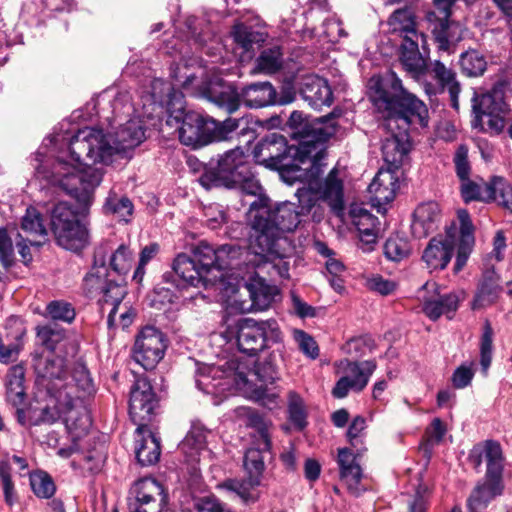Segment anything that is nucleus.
I'll use <instances>...</instances> for the list:
<instances>
[{"label": "nucleus", "instance_id": "f257e3e1", "mask_svg": "<svg viewBox=\"0 0 512 512\" xmlns=\"http://www.w3.org/2000/svg\"><path fill=\"white\" fill-rule=\"evenodd\" d=\"M121 158L112 135L100 129L85 127L72 136L66 149H61L48 168L38 164L36 176L57 185L84 205L92 202L96 188L101 184L104 171L85 164L111 165Z\"/></svg>", "mask_w": 512, "mask_h": 512}, {"label": "nucleus", "instance_id": "f03ea898", "mask_svg": "<svg viewBox=\"0 0 512 512\" xmlns=\"http://www.w3.org/2000/svg\"><path fill=\"white\" fill-rule=\"evenodd\" d=\"M369 98L385 117L391 131L382 143L384 161L397 170L410 151L406 130L409 125H428V109L424 102L408 92L398 76L391 72L385 78L372 76L368 82Z\"/></svg>", "mask_w": 512, "mask_h": 512}, {"label": "nucleus", "instance_id": "7ed1b4c3", "mask_svg": "<svg viewBox=\"0 0 512 512\" xmlns=\"http://www.w3.org/2000/svg\"><path fill=\"white\" fill-rule=\"evenodd\" d=\"M296 209L294 203L284 202L272 208L271 200L262 197L254 200L249 207L247 220L250 226L249 250L255 256L253 263L258 268L270 266L280 277H289V263L285 260L283 236L294 231L300 223L302 206Z\"/></svg>", "mask_w": 512, "mask_h": 512}, {"label": "nucleus", "instance_id": "20e7f679", "mask_svg": "<svg viewBox=\"0 0 512 512\" xmlns=\"http://www.w3.org/2000/svg\"><path fill=\"white\" fill-rule=\"evenodd\" d=\"M459 227L455 224L447 228L444 236L432 238L422 254V260L430 271L443 270L451 261L457 247L454 272H460L466 265L473 250L474 227L466 210L458 211Z\"/></svg>", "mask_w": 512, "mask_h": 512}, {"label": "nucleus", "instance_id": "39448f33", "mask_svg": "<svg viewBox=\"0 0 512 512\" xmlns=\"http://www.w3.org/2000/svg\"><path fill=\"white\" fill-rule=\"evenodd\" d=\"M33 367L37 382L47 389L54 403L58 402L61 393L72 392L73 395L82 392L89 395L94 391L92 379L84 365H76L69 374L65 359L52 351L36 354Z\"/></svg>", "mask_w": 512, "mask_h": 512}, {"label": "nucleus", "instance_id": "423d86ee", "mask_svg": "<svg viewBox=\"0 0 512 512\" xmlns=\"http://www.w3.org/2000/svg\"><path fill=\"white\" fill-rule=\"evenodd\" d=\"M323 159L319 157L317 160L319 172H317L316 168H312L313 158L306 160L307 167L291 169V172L295 174L294 178H301L303 176L302 171H305V178L309 183L308 187L297 189L296 196L299 204L302 206L303 213H309L320 202H323L330 208L333 214L342 217L345 210L344 184L343 180L339 177L338 170L333 168L326 178L319 183H314L313 181L322 172L321 161Z\"/></svg>", "mask_w": 512, "mask_h": 512}, {"label": "nucleus", "instance_id": "0eeeda50", "mask_svg": "<svg viewBox=\"0 0 512 512\" xmlns=\"http://www.w3.org/2000/svg\"><path fill=\"white\" fill-rule=\"evenodd\" d=\"M84 395L82 392L73 395L72 392L61 393L58 395V402L54 403L56 413H52L50 407L43 410L44 420L53 422L59 417L65 423L72 445L59 449L58 454L62 457H69L76 450L83 449L82 443L87 439H93L89 435L91 418L82 400Z\"/></svg>", "mask_w": 512, "mask_h": 512}, {"label": "nucleus", "instance_id": "6e6552de", "mask_svg": "<svg viewBox=\"0 0 512 512\" xmlns=\"http://www.w3.org/2000/svg\"><path fill=\"white\" fill-rule=\"evenodd\" d=\"M288 125L294 130V134L300 138L299 152L301 164L313 158L312 168H316L319 157L325 158L324 143L336 133V125L331 118L309 120L300 111H293L288 119Z\"/></svg>", "mask_w": 512, "mask_h": 512}, {"label": "nucleus", "instance_id": "1a4fd4ad", "mask_svg": "<svg viewBox=\"0 0 512 512\" xmlns=\"http://www.w3.org/2000/svg\"><path fill=\"white\" fill-rule=\"evenodd\" d=\"M229 369L234 371L236 389L245 397L256 401L264 400L267 385L279 378L272 356L257 365L253 361L233 358L229 360Z\"/></svg>", "mask_w": 512, "mask_h": 512}, {"label": "nucleus", "instance_id": "9d476101", "mask_svg": "<svg viewBox=\"0 0 512 512\" xmlns=\"http://www.w3.org/2000/svg\"><path fill=\"white\" fill-rule=\"evenodd\" d=\"M235 412L247 426L254 428L258 433L257 447L249 448L245 453L244 469L249 478L250 486H259L265 470V457L269 454L271 448L269 433L271 423L248 407H239Z\"/></svg>", "mask_w": 512, "mask_h": 512}, {"label": "nucleus", "instance_id": "9b49d317", "mask_svg": "<svg viewBox=\"0 0 512 512\" xmlns=\"http://www.w3.org/2000/svg\"><path fill=\"white\" fill-rule=\"evenodd\" d=\"M83 289L87 295L93 297L102 295L99 302L102 303L104 310L107 305L111 306L108 314V325H113L115 322L116 311L126 295V288L124 285L108 279V269L105 265V256L102 254L101 249L95 253L94 265L91 270L86 274L83 280Z\"/></svg>", "mask_w": 512, "mask_h": 512}, {"label": "nucleus", "instance_id": "f8f14e48", "mask_svg": "<svg viewBox=\"0 0 512 512\" xmlns=\"http://www.w3.org/2000/svg\"><path fill=\"white\" fill-rule=\"evenodd\" d=\"M169 111L167 125L178 127L179 139L193 148L201 147L215 141V120L195 111L185 112L182 105L176 110Z\"/></svg>", "mask_w": 512, "mask_h": 512}, {"label": "nucleus", "instance_id": "ddd939ff", "mask_svg": "<svg viewBox=\"0 0 512 512\" xmlns=\"http://www.w3.org/2000/svg\"><path fill=\"white\" fill-rule=\"evenodd\" d=\"M248 155L240 147L231 149L219 156L215 165L213 161L199 177V183L205 189L213 187L235 188L237 179L247 175Z\"/></svg>", "mask_w": 512, "mask_h": 512}, {"label": "nucleus", "instance_id": "4468645a", "mask_svg": "<svg viewBox=\"0 0 512 512\" xmlns=\"http://www.w3.org/2000/svg\"><path fill=\"white\" fill-rule=\"evenodd\" d=\"M51 226L58 245L71 251L82 250L89 242V232L76 213L64 202L52 210Z\"/></svg>", "mask_w": 512, "mask_h": 512}, {"label": "nucleus", "instance_id": "2eb2a0df", "mask_svg": "<svg viewBox=\"0 0 512 512\" xmlns=\"http://www.w3.org/2000/svg\"><path fill=\"white\" fill-rule=\"evenodd\" d=\"M476 114L475 127L498 134L505 127V116L509 107L505 102L502 88L494 87L490 91L473 98Z\"/></svg>", "mask_w": 512, "mask_h": 512}, {"label": "nucleus", "instance_id": "dca6fc26", "mask_svg": "<svg viewBox=\"0 0 512 512\" xmlns=\"http://www.w3.org/2000/svg\"><path fill=\"white\" fill-rule=\"evenodd\" d=\"M282 340V333L274 319L255 321L246 319L239 327L237 345L241 352L255 355L270 344Z\"/></svg>", "mask_w": 512, "mask_h": 512}, {"label": "nucleus", "instance_id": "f3484780", "mask_svg": "<svg viewBox=\"0 0 512 512\" xmlns=\"http://www.w3.org/2000/svg\"><path fill=\"white\" fill-rule=\"evenodd\" d=\"M232 292L229 304L240 313H248L268 309L279 290L275 285H270L263 278L257 277L242 288H232Z\"/></svg>", "mask_w": 512, "mask_h": 512}, {"label": "nucleus", "instance_id": "a211bd4d", "mask_svg": "<svg viewBox=\"0 0 512 512\" xmlns=\"http://www.w3.org/2000/svg\"><path fill=\"white\" fill-rule=\"evenodd\" d=\"M256 162L268 168L280 169L288 164L284 163L288 156L299 157V147L288 146L286 138L279 133H271L264 137L253 151Z\"/></svg>", "mask_w": 512, "mask_h": 512}, {"label": "nucleus", "instance_id": "6ab92c4d", "mask_svg": "<svg viewBox=\"0 0 512 512\" xmlns=\"http://www.w3.org/2000/svg\"><path fill=\"white\" fill-rule=\"evenodd\" d=\"M167 348L166 339L155 327H145L138 334L134 347L133 359L145 370H150L162 360Z\"/></svg>", "mask_w": 512, "mask_h": 512}, {"label": "nucleus", "instance_id": "aec40b11", "mask_svg": "<svg viewBox=\"0 0 512 512\" xmlns=\"http://www.w3.org/2000/svg\"><path fill=\"white\" fill-rule=\"evenodd\" d=\"M132 493L134 498L129 502L130 512H166L168 495L154 478L137 481Z\"/></svg>", "mask_w": 512, "mask_h": 512}, {"label": "nucleus", "instance_id": "412c9836", "mask_svg": "<svg viewBox=\"0 0 512 512\" xmlns=\"http://www.w3.org/2000/svg\"><path fill=\"white\" fill-rule=\"evenodd\" d=\"M237 252L234 247L229 245H223L215 250L208 243L201 242L194 249L193 258L205 275L216 276L215 284H217L223 281V271L231 266V260Z\"/></svg>", "mask_w": 512, "mask_h": 512}, {"label": "nucleus", "instance_id": "4be33fe9", "mask_svg": "<svg viewBox=\"0 0 512 512\" xmlns=\"http://www.w3.org/2000/svg\"><path fill=\"white\" fill-rule=\"evenodd\" d=\"M375 369L376 364L373 361L357 363L347 359L341 360L338 363V373L341 377L332 390L333 396L340 399L346 397L350 390H363Z\"/></svg>", "mask_w": 512, "mask_h": 512}, {"label": "nucleus", "instance_id": "5701e85b", "mask_svg": "<svg viewBox=\"0 0 512 512\" xmlns=\"http://www.w3.org/2000/svg\"><path fill=\"white\" fill-rule=\"evenodd\" d=\"M196 386L206 394L223 395L234 385V371L229 369V361L224 366L200 365L195 374Z\"/></svg>", "mask_w": 512, "mask_h": 512}, {"label": "nucleus", "instance_id": "b1692460", "mask_svg": "<svg viewBox=\"0 0 512 512\" xmlns=\"http://www.w3.org/2000/svg\"><path fill=\"white\" fill-rule=\"evenodd\" d=\"M417 297L422 303V311L433 321L442 314L454 312L460 302L459 296L454 293L441 295L435 282H426L419 289Z\"/></svg>", "mask_w": 512, "mask_h": 512}, {"label": "nucleus", "instance_id": "393cba45", "mask_svg": "<svg viewBox=\"0 0 512 512\" xmlns=\"http://www.w3.org/2000/svg\"><path fill=\"white\" fill-rule=\"evenodd\" d=\"M470 458L478 467L482 460L486 462V479L490 482L500 483L505 465V456L502 446L495 440H485L471 450Z\"/></svg>", "mask_w": 512, "mask_h": 512}, {"label": "nucleus", "instance_id": "a878e982", "mask_svg": "<svg viewBox=\"0 0 512 512\" xmlns=\"http://www.w3.org/2000/svg\"><path fill=\"white\" fill-rule=\"evenodd\" d=\"M431 77L436 80V85L425 83L424 88L428 95H436L448 90L451 104L454 109H458V95L460 93V84L456 80V73L442 62L435 60L427 67Z\"/></svg>", "mask_w": 512, "mask_h": 512}, {"label": "nucleus", "instance_id": "bb28decb", "mask_svg": "<svg viewBox=\"0 0 512 512\" xmlns=\"http://www.w3.org/2000/svg\"><path fill=\"white\" fill-rule=\"evenodd\" d=\"M155 406V395L150 383L144 378L137 379L130 393V416L135 422H144L150 419Z\"/></svg>", "mask_w": 512, "mask_h": 512}, {"label": "nucleus", "instance_id": "cd10ccee", "mask_svg": "<svg viewBox=\"0 0 512 512\" xmlns=\"http://www.w3.org/2000/svg\"><path fill=\"white\" fill-rule=\"evenodd\" d=\"M112 138L121 158H126L146 139L145 128L138 117L131 118L119 124Z\"/></svg>", "mask_w": 512, "mask_h": 512}, {"label": "nucleus", "instance_id": "c85d7f7f", "mask_svg": "<svg viewBox=\"0 0 512 512\" xmlns=\"http://www.w3.org/2000/svg\"><path fill=\"white\" fill-rule=\"evenodd\" d=\"M398 187V176L395 170L380 169L368 187L373 206L380 208L393 201Z\"/></svg>", "mask_w": 512, "mask_h": 512}, {"label": "nucleus", "instance_id": "c756f323", "mask_svg": "<svg viewBox=\"0 0 512 512\" xmlns=\"http://www.w3.org/2000/svg\"><path fill=\"white\" fill-rule=\"evenodd\" d=\"M440 220L441 210L436 202L421 203L413 213L412 234L418 239L425 238L438 228Z\"/></svg>", "mask_w": 512, "mask_h": 512}, {"label": "nucleus", "instance_id": "7c9ffc66", "mask_svg": "<svg viewBox=\"0 0 512 512\" xmlns=\"http://www.w3.org/2000/svg\"><path fill=\"white\" fill-rule=\"evenodd\" d=\"M135 453L142 466H150L158 462L161 454L160 439L150 431L148 426L139 424L136 429Z\"/></svg>", "mask_w": 512, "mask_h": 512}, {"label": "nucleus", "instance_id": "2f4dec72", "mask_svg": "<svg viewBox=\"0 0 512 512\" xmlns=\"http://www.w3.org/2000/svg\"><path fill=\"white\" fill-rule=\"evenodd\" d=\"M426 43L425 35L414 39L402 40L400 61L404 69L416 80H419L427 70L424 56L419 51V45Z\"/></svg>", "mask_w": 512, "mask_h": 512}, {"label": "nucleus", "instance_id": "473e14b6", "mask_svg": "<svg viewBox=\"0 0 512 512\" xmlns=\"http://www.w3.org/2000/svg\"><path fill=\"white\" fill-rule=\"evenodd\" d=\"M349 214L353 225L358 230L360 242L366 246L363 247V250H372V246L377 240L379 224L377 217L358 205H353Z\"/></svg>", "mask_w": 512, "mask_h": 512}, {"label": "nucleus", "instance_id": "72a5a7b5", "mask_svg": "<svg viewBox=\"0 0 512 512\" xmlns=\"http://www.w3.org/2000/svg\"><path fill=\"white\" fill-rule=\"evenodd\" d=\"M174 272L188 285L199 286H213L215 285L216 276H207L203 273L196 263L194 258L186 254H179L173 262Z\"/></svg>", "mask_w": 512, "mask_h": 512}, {"label": "nucleus", "instance_id": "f704fd0d", "mask_svg": "<svg viewBox=\"0 0 512 512\" xmlns=\"http://www.w3.org/2000/svg\"><path fill=\"white\" fill-rule=\"evenodd\" d=\"M338 464L341 479L348 490L354 495H359L364 490L361 485L362 470L354 454L347 448L339 449Z\"/></svg>", "mask_w": 512, "mask_h": 512}, {"label": "nucleus", "instance_id": "c9c22d12", "mask_svg": "<svg viewBox=\"0 0 512 512\" xmlns=\"http://www.w3.org/2000/svg\"><path fill=\"white\" fill-rule=\"evenodd\" d=\"M501 290L499 276L493 268H487L483 272L477 293L472 302V308L482 309L492 305L497 300Z\"/></svg>", "mask_w": 512, "mask_h": 512}, {"label": "nucleus", "instance_id": "e433bc0d", "mask_svg": "<svg viewBox=\"0 0 512 512\" xmlns=\"http://www.w3.org/2000/svg\"><path fill=\"white\" fill-rule=\"evenodd\" d=\"M301 94L312 106H329L332 103V91L327 81L318 76H308L304 79Z\"/></svg>", "mask_w": 512, "mask_h": 512}, {"label": "nucleus", "instance_id": "4c0bfd02", "mask_svg": "<svg viewBox=\"0 0 512 512\" xmlns=\"http://www.w3.org/2000/svg\"><path fill=\"white\" fill-rule=\"evenodd\" d=\"M241 99L250 108L276 104V90L270 82L250 84L241 90Z\"/></svg>", "mask_w": 512, "mask_h": 512}, {"label": "nucleus", "instance_id": "58836bf2", "mask_svg": "<svg viewBox=\"0 0 512 512\" xmlns=\"http://www.w3.org/2000/svg\"><path fill=\"white\" fill-rule=\"evenodd\" d=\"M205 97L220 108L232 113L239 108L241 92L239 93L229 84L219 82L208 87Z\"/></svg>", "mask_w": 512, "mask_h": 512}, {"label": "nucleus", "instance_id": "ea45409f", "mask_svg": "<svg viewBox=\"0 0 512 512\" xmlns=\"http://www.w3.org/2000/svg\"><path fill=\"white\" fill-rule=\"evenodd\" d=\"M388 25L390 32L399 34L403 40L424 36L418 32L415 16L409 8L396 10L388 19Z\"/></svg>", "mask_w": 512, "mask_h": 512}, {"label": "nucleus", "instance_id": "a19ab883", "mask_svg": "<svg viewBox=\"0 0 512 512\" xmlns=\"http://www.w3.org/2000/svg\"><path fill=\"white\" fill-rule=\"evenodd\" d=\"M234 42L242 49L247 58H251L257 47L266 39L264 33L255 31L244 24H236L231 32Z\"/></svg>", "mask_w": 512, "mask_h": 512}, {"label": "nucleus", "instance_id": "79ce46f5", "mask_svg": "<svg viewBox=\"0 0 512 512\" xmlns=\"http://www.w3.org/2000/svg\"><path fill=\"white\" fill-rule=\"evenodd\" d=\"M283 65V54L280 47L274 46L264 49L256 60L253 73L274 74Z\"/></svg>", "mask_w": 512, "mask_h": 512}, {"label": "nucleus", "instance_id": "37998d69", "mask_svg": "<svg viewBox=\"0 0 512 512\" xmlns=\"http://www.w3.org/2000/svg\"><path fill=\"white\" fill-rule=\"evenodd\" d=\"M206 445V431L201 426H193L179 445L180 450L191 460H196Z\"/></svg>", "mask_w": 512, "mask_h": 512}, {"label": "nucleus", "instance_id": "c03bdc74", "mask_svg": "<svg viewBox=\"0 0 512 512\" xmlns=\"http://www.w3.org/2000/svg\"><path fill=\"white\" fill-rule=\"evenodd\" d=\"M103 211L105 214H111L120 220L127 221V217L132 214L133 204L129 198L110 191L103 205Z\"/></svg>", "mask_w": 512, "mask_h": 512}, {"label": "nucleus", "instance_id": "a18cd8bd", "mask_svg": "<svg viewBox=\"0 0 512 512\" xmlns=\"http://www.w3.org/2000/svg\"><path fill=\"white\" fill-rule=\"evenodd\" d=\"M84 448L78 449L77 451H82L85 453L83 456V467L92 473L98 472L103 466L106 455L104 451V445L102 443L94 442V446L91 449V440L87 439L83 443Z\"/></svg>", "mask_w": 512, "mask_h": 512}, {"label": "nucleus", "instance_id": "49530a36", "mask_svg": "<svg viewBox=\"0 0 512 512\" xmlns=\"http://www.w3.org/2000/svg\"><path fill=\"white\" fill-rule=\"evenodd\" d=\"M499 484L486 479L485 484L477 486L468 500L470 509L476 511L484 507L493 497L500 493Z\"/></svg>", "mask_w": 512, "mask_h": 512}, {"label": "nucleus", "instance_id": "de8ad7c7", "mask_svg": "<svg viewBox=\"0 0 512 512\" xmlns=\"http://www.w3.org/2000/svg\"><path fill=\"white\" fill-rule=\"evenodd\" d=\"M24 370L21 366H14L7 375V397L10 401L20 403L24 397Z\"/></svg>", "mask_w": 512, "mask_h": 512}, {"label": "nucleus", "instance_id": "09e8293b", "mask_svg": "<svg viewBox=\"0 0 512 512\" xmlns=\"http://www.w3.org/2000/svg\"><path fill=\"white\" fill-rule=\"evenodd\" d=\"M21 227L24 232L33 237L45 239L48 234L40 212L34 207L27 208Z\"/></svg>", "mask_w": 512, "mask_h": 512}, {"label": "nucleus", "instance_id": "8fccbe9b", "mask_svg": "<svg viewBox=\"0 0 512 512\" xmlns=\"http://www.w3.org/2000/svg\"><path fill=\"white\" fill-rule=\"evenodd\" d=\"M490 200H495L498 204L512 211V187L501 177H494L488 183Z\"/></svg>", "mask_w": 512, "mask_h": 512}, {"label": "nucleus", "instance_id": "3c124183", "mask_svg": "<svg viewBox=\"0 0 512 512\" xmlns=\"http://www.w3.org/2000/svg\"><path fill=\"white\" fill-rule=\"evenodd\" d=\"M460 64L463 72L468 76L482 75L487 66L485 57L476 50H469L462 53Z\"/></svg>", "mask_w": 512, "mask_h": 512}, {"label": "nucleus", "instance_id": "603ef678", "mask_svg": "<svg viewBox=\"0 0 512 512\" xmlns=\"http://www.w3.org/2000/svg\"><path fill=\"white\" fill-rule=\"evenodd\" d=\"M44 316L54 321L71 323L75 319L76 312L70 303L54 300L47 304Z\"/></svg>", "mask_w": 512, "mask_h": 512}, {"label": "nucleus", "instance_id": "864d4df0", "mask_svg": "<svg viewBox=\"0 0 512 512\" xmlns=\"http://www.w3.org/2000/svg\"><path fill=\"white\" fill-rule=\"evenodd\" d=\"M134 262L132 251L128 246L121 244L110 256V266L119 275L130 272Z\"/></svg>", "mask_w": 512, "mask_h": 512}, {"label": "nucleus", "instance_id": "5fc2aeb1", "mask_svg": "<svg viewBox=\"0 0 512 512\" xmlns=\"http://www.w3.org/2000/svg\"><path fill=\"white\" fill-rule=\"evenodd\" d=\"M493 328L488 320L483 326V333L480 340V365L482 372L486 375L492 362L493 353Z\"/></svg>", "mask_w": 512, "mask_h": 512}, {"label": "nucleus", "instance_id": "6e6d98bb", "mask_svg": "<svg viewBox=\"0 0 512 512\" xmlns=\"http://www.w3.org/2000/svg\"><path fill=\"white\" fill-rule=\"evenodd\" d=\"M411 248L409 242L400 237H390L384 245L385 256L395 262H399L409 256Z\"/></svg>", "mask_w": 512, "mask_h": 512}, {"label": "nucleus", "instance_id": "4d7b16f0", "mask_svg": "<svg viewBox=\"0 0 512 512\" xmlns=\"http://www.w3.org/2000/svg\"><path fill=\"white\" fill-rule=\"evenodd\" d=\"M37 338L48 351H52L65 338V331L55 325L47 324L36 328Z\"/></svg>", "mask_w": 512, "mask_h": 512}, {"label": "nucleus", "instance_id": "13d9d810", "mask_svg": "<svg viewBox=\"0 0 512 512\" xmlns=\"http://www.w3.org/2000/svg\"><path fill=\"white\" fill-rule=\"evenodd\" d=\"M489 191L488 183L480 185L471 181L470 178L461 183V194L465 202L474 200L489 201L491 199Z\"/></svg>", "mask_w": 512, "mask_h": 512}, {"label": "nucleus", "instance_id": "bf43d9fd", "mask_svg": "<svg viewBox=\"0 0 512 512\" xmlns=\"http://www.w3.org/2000/svg\"><path fill=\"white\" fill-rule=\"evenodd\" d=\"M30 484L34 493L41 498H50L55 492L52 479L45 473L32 474Z\"/></svg>", "mask_w": 512, "mask_h": 512}, {"label": "nucleus", "instance_id": "052dcab7", "mask_svg": "<svg viewBox=\"0 0 512 512\" xmlns=\"http://www.w3.org/2000/svg\"><path fill=\"white\" fill-rule=\"evenodd\" d=\"M475 366L474 361H466L457 367L451 378L453 386L457 389L469 386L475 375Z\"/></svg>", "mask_w": 512, "mask_h": 512}, {"label": "nucleus", "instance_id": "680f3d73", "mask_svg": "<svg viewBox=\"0 0 512 512\" xmlns=\"http://www.w3.org/2000/svg\"><path fill=\"white\" fill-rule=\"evenodd\" d=\"M288 411L290 420L300 429L306 425V411L302 398L295 393L289 394Z\"/></svg>", "mask_w": 512, "mask_h": 512}, {"label": "nucleus", "instance_id": "e2e57ef3", "mask_svg": "<svg viewBox=\"0 0 512 512\" xmlns=\"http://www.w3.org/2000/svg\"><path fill=\"white\" fill-rule=\"evenodd\" d=\"M242 179H237L235 182V187L240 188L244 193L248 195L257 196V199L262 197H266L263 195V189L260 185L259 181L255 178L253 172L250 169V166L247 167V175L241 177Z\"/></svg>", "mask_w": 512, "mask_h": 512}, {"label": "nucleus", "instance_id": "0e129e2a", "mask_svg": "<svg viewBox=\"0 0 512 512\" xmlns=\"http://www.w3.org/2000/svg\"><path fill=\"white\" fill-rule=\"evenodd\" d=\"M224 487L234 492L244 502H254L257 500V495L252 492L255 486H250L248 477L246 481L228 480L224 483Z\"/></svg>", "mask_w": 512, "mask_h": 512}, {"label": "nucleus", "instance_id": "69168bd1", "mask_svg": "<svg viewBox=\"0 0 512 512\" xmlns=\"http://www.w3.org/2000/svg\"><path fill=\"white\" fill-rule=\"evenodd\" d=\"M159 252V245L157 243H151L145 246L140 253L138 266L133 274V279L140 283L145 274L146 264L152 260Z\"/></svg>", "mask_w": 512, "mask_h": 512}, {"label": "nucleus", "instance_id": "338daca9", "mask_svg": "<svg viewBox=\"0 0 512 512\" xmlns=\"http://www.w3.org/2000/svg\"><path fill=\"white\" fill-rule=\"evenodd\" d=\"M366 286L369 290L386 296L392 294L396 290L397 283L395 281L385 279L381 275H373L367 279Z\"/></svg>", "mask_w": 512, "mask_h": 512}, {"label": "nucleus", "instance_id": "774afa93", "mask_svg": "<svg viewBox=\"0 0 512 512\" xmlns=\"http://www.w3.org/2000/svg\"><path fill=\"white\" fill-rule=\"evenodd\" d=\"M294 338L298 343L299 349L311 359H315L319 355V348L316 341L302 330L294 332Z\"/></svg>", "mask_w": 512, "mask_h": 512}]
</instances>
